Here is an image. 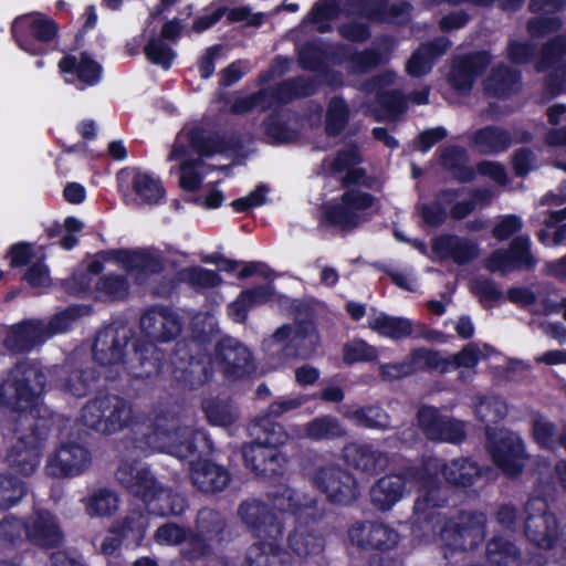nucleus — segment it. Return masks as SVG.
<instances>
[{
    "label": "nucleus",
    "instance_id": "1",
    "mask_svg": "<svg viewBox=\"0 0 566 566\" xmlns=\"http://www.w3.org/2000/svg\"><path fill=\"white\" fill-rule=\"evenodd\" d=\"M418 484L423 493L413 504L412 534L417 537H429L439 534L448 551H473L482 539L484 515L462 512L457 518H446L439 510L448 506V490L441 484L438 475L427 467H406L399 473L386 474L370 488V502L381 512L392 509L405 495L407 483Z\"/></svg>",
    "mask_w": 566,
    "mask_h": 566
},
{
    "label": "nucleus",
    "instance_id": "2",
    "mask_svg": "<svg viewBox=\"0 0 566 566\" xmlns=\"http://www.w3.org/2000/svg\"><path fill=\"white\" fill-rule=\"evenodd\" d=\"M140 329L149 339L120 324L98 331L92 354L101 365H122L133 379H147L161 373L166 354L157 345L176 339L181 332L177 314L167 307H153L140 316Z\"/></svg>",
    "mask_w": 566,
    "mask_h": 566
},
{
    "label": "nucleus",
    "instance_id": "3",
    "mask_svg": "<svg viewBox=\"0 0 566 566\" xmlns=\"http://www.w3.org/2000/svg\"><path fill=\"white\" fill-rule=\"evenodd\" d=\"M97 364L98 366L65 365L57 373L55 384L61 391L75 398H84L95 392L96 396L82 408V421L98 433L113 434L130 424L133 407L127 399L109 392V381L102 374V367L107 365H101L98 361Z\"/></svg>",
    "mask_w": 566,
    "mask_h": 566
},
{
    "label": "nucleus",
    "instance_id": "4",
    "mask_svg": "<svg viewBox=\"0 0 566 566\" xmlns=\"http://www.w3.org/2000/svg\"><path fill=\"white\" fill-rule=\"evenodd\" d=\"M302 405L301 398H281L253 420L251 430L255 440L243 446L242 458L245 468L255 476L270 480L283 476L287 460L280 448L287 442L290 436L275 419Z\"/></svg>",
    "mask_w": 566,
    "mask_h": 566
},
{
    "label": "nucleus",
    "instance_id": "5",
    "mask_svg": "<svg viewBox=\"0 0 566 566\" xmlns=\"http://www.w3.org/2000/svg\"><path fill=\"white\" fill-rule=\"evenodd\" d=\"M238 515L250 533L259 539L248 553L250 566H290L291 554L282 546L284 523L258 499L244 500Z\"/></svg>",
    "mask_w": 566,
    "mask_h": 566
},
{
    "label": "nucleus",
    "instance_id": "6",
    "mask_svg": "<svg viewBox=\"0 0 566 566\" xmlns=\"http://www.w3.org/2000/svg\"><path fill=\"white\" fill-rule=\"evenodd\" d=\"M118 483L134 497L140 500L147 512L157 516L181 515L188 501L181 494L165 488L149 468L137 469L124 463L116 470Z\"/></svg>",
    "mask_w": 566,
    "mask_h": 566
},
{
    "label": "nucleus",
    "instance_id": "7",
    "mask_svg": "<svg viewBox=\"0 0 566 566\" xmlns=\"http://www.w3.org/2000/svg\"><path fill=\"white\" fill-rule=\"evenodd\" d=\"M45 385L46 376L39 363L20 360L0 382V406L13 412H32L39 405Z\"/></svg>",
    "mask_w": 566,
    "mask_h": 566
},
{
    "label": "nucleus",
    "instance_id": "8",
    "mask_svg": "<svg viewBox=\"0 0 566 566\" xmlns=\"http://www.w3.org/2000/svg\"><path fill=\"white\" fill-rule=\"evenodd\" d=\"M60 24L41 11L17 15L10 25L15 45L31 56L42 57L60 48Z\"/></svg>",
    "mask_w": 566,
    "mask_h": 566
},
{
    "label": "nucleus",
    "instance_id": "9",
    "mask_svg": "<svg viewBox=\"0 0 566 566\" xmlns=\"http://www.w3.org/2000/svg\"><path fill=\"white\" fill-rule=\"evenodd\" d=\"M171 363L172 387L181 391H196L211 381L214 370L211 356L193 339H181L175 345Z\"/></svg>",
    "mask_w": 566,
    "mask_h": 566
},
{
    "label": "nucleus",
    "instance_id": "10",
    "mask_svg": "<svg viewBox=\"0 0 566 566\" xmlns=\"http://www.w3.org/2000/svg\"><path fill=\"white\" fill-rule=\"evenodd\" d=\"M378 202L376 196L364 190L344 191L339 201H329L322 206L318 224L344 233L352 232L371 219L373 216L366 211Z\"/></svg>",
    "mask_w": 566,
    "mask_h": 566
},
{
    "label": "nucleus",
    "instance_id": "11",
    "mask_svg": "<svg viewBox=\"0 0 566 566\" xmlns=\"http://www.w3.org/2000/svg\"><path fill=\"white\" fill-rule=\"evenodd\" d=\"M147 443L154 448L168 452L181 460H188L191 467L210 455L214 446L209 434L201 429L178 427L174 431H159L155 429L146 437Z\"/></svg>",
    "mask_w": 566,
    "mask_h": 566
},
{
    "label": "nucleus",
    "instance_id": "12",
    "mask_svg": "<svg viewBox=\"0 0 566 566\" xmlns=\"http://www.w3.org/2000/svg\"><path fill=\"white\" fill-rule=\"evenodd\" d=\"M347 534L353 545L377 552L368 558V566H396L397 559L389 555L400 539L395 528L381 522L357 521L349 526Z\"/></svg>",
    "mask_w": 566,
    "mask_h": 566
},
{
    "label": "nucleus",
    "instance_id": "13",
    "mask_svg": "<svg viewBox=\"0 0 566 566\" xmlns=\"http://www.w3.org/2000/svg\"><path fill=\"white\" fill-rule=\"evenodd\" d=\"M118 192L129 200L147 206H158L166 200V189L159 177L140 168L126 167L116 174Z\"/></svg>",
    "mask_w": 566,
    "mask_h": 566
},
{
    "label": "nucleus",
    "instance_id": "14",
    "mask_svg": "<svg viewBox=\"0 0 566 566\" xmlns=\"http://www.w3.org/2000/svg\"><path fill=\"white\" fill-rule=\"evenodd\" d=\"M313 485L327 502L338 506L353 504L360 494L355 475L336 464L318 468L313 475Z\"/></svg>",
    "mask_w": 566,
    "mask_h": 566
},
{
    "label": "nucleus",
    "instance_id": "15",
    "mask_svg": "<svg viewBox=\"0 0 566 566\" xmlns=\"http://www.w3.org/2000/svg\"><path fill=\"white\" fill-rule=\"evenodd\" d=\"M49 436V428L38 421L30 426L29 432L18 438L8 450L6 462L17 474L32 475L40 465L44 441Z\"/></svg>",
    "mask_w": 566,
    "mask_h": 566
},
{
    "label": "nucleus",
    "instance_id": "16",
    "mask_svg": "<svg viewBox=\"0 0 566 566\" xmlns=\"http://www.w3.org/2000/svg\"><path fill=\"white\" fill-rule=\"evenodd\" d=\"M188 142L200 159L227 154H231L234 157H247L244 154V140L241 134L237 132L221 133L196 126L189 130Z\"/></svg>",
    "mask_w": 566,
    "mask_h": 566
},
{
    "label": "nucleus",
    "instance_id": "17",
    "mask_svg": "<svg viewBox=\"0 0 566 566\" xmlns=\"http://www.w3.org/2000/svg\"><path fill=\"white\" fill-rule=\"evenodd\" d=\"M486 447L493 463L509 479L518 478L525 467V446L523 440L511 432L495 438V433L486 431Z\"/></svg>",
    "mask_w": 566,
    "mask_h": 566
},
{
    "label": "nucleus",
    "instance_id": "18",
    "mask_svg": "<svg viewBox=\"0 0 566 566\" xmlns=\"http://www.w3.org/2000/svg\"><path fill=\"white\" fill-rule=\"evenodd\" d=\"M216 361L228 380L250 377L256 369L252 352L232 337L221 338L214 348Z\"/></svg>",
    "mask_w": 566,
    "mask_h": 566
},
{
    "label": "nucleus",
    "instance_id": "19",
    "mask_svg": "<svg viewBox=\"0 0 566 566\" xmlns=\"http://www.w3.org/2000/svg\"><path fill=\"white\" fill-rule=\"evenodd\" d=\"M417 423L430 441L460 444L467 438L463 421L442 415L433 406L424 405L418 409Z\"/></svg>",
    "mask_w": 566,
    "mask_h": 566
},
{
    "label": "nucleus",
    "instance_id": "20",
    "mask_svg": "<svg viewBox=\"0 0 566 566\" xmlns=\"http://www.w3.org/2000/svg\"><path fill=\"white\" fill-rule=\"evenodd\" d=\"M536 265L531 239L525 234L514 237L506 249L494 250L485 262L490 272L503 275L512 271L533 270Z\"/></svg>",
    "mask_w": 566,
    "mask_h": 566
},
{
    "label": "nucleus",
    "instance_id": "21",
    "mask_svg": "<svg viewBox=\"0 0 566 566\" xmlns=\"http://www.w3.org/2000/svg\"><path fill=\"white\" fill-rule=\"evenodd\" d=\"M57 67L65 83L74 85L80 91L95 86L102 80V65L85 51L77 56L65 54L59 61Z\"/></svg>",
    "mask_w": 566,
    "mask_h": 566
},
{
    "label": "nucleus",
    "instance_id": "22",
    "mask_svg": "<svg viewBox=\"0 0 566 566\" xmlns=\"http://www.w3.org/2000/svg\"><path fill=\"white\" fill-rule=\"evenodd\" d=\"M491 54L484 50L455 56L448 75L450 86L457 92L469 93L476 78L491 64Z\"/></svg>",
    "mask_w": 566,
    "mask_h": 566
},
{
    "label": "nucleus",
    "instance_id": "23",
    "mask_svg": "<svg viewBox=\"0 0 566 566\" xmlns=\"http://www.w3.org/2000/svg\"><path fill=\"white\" fill-rule=\"evenodd\" d=\"M306 317L302 315L295 316V331L292 339L282 346L277 353L279 360L283 364L290 360L301 358L306 359L311 357L319 340L317 327L314 319L311 317L310 310L305 312Z\"/></svg>",
    "mask_w": 566,
    "mask_h": 566
},
{
    "label": "nucleus",
    "instance_id": "24",
    "mask_svg": "<svg viewBox=\"0 0 566 566\" xmlns=\"http://www.w3.org/2000/svg\"><path fill=\"white\" fill-rule=\"evenodd\" d=\"M547 509V503L543 502V509L528 513L524 522L526 538L542 549L554 548L562 531L557 516Z\"/></svg>",
    "mask_w": 566,
    "mask_h": 566
},
{
    "label": "nucleus",
    "instance_id": "25",
    "mask_svg": "<svg viewBox=\"0 0 566 566\" xmlns=\"http://www.w3.org/2000/svg\"><path fill=\"white\" fill-rule=\"evenodd\" d=\"M91 462L90 451L77 442L62 444L48 461V473L55 478L81 474Z\"/></svg>",
    "mask_w": 566,
    "mask_h": 566
},
{
    "label": "nucleus",
    "instance_id": "26",
    "mask_svg": "<svg viewBox=\"0 0 566 566\" xmlns=\"http://www.w3.org/2000/svg\"><path fill=\"white\" fill-rule=\"evenodd\" d=\"M27 539L39 547L55 548L63 542V532L54 514L48 510H36L28 520Z\"/></svg>",
    "mask_w": 566,
    "mask_h": 566
},
{
    "label": "nucleus",
    "instance_id": "27",
    "mask_svg": "<svg viewBox=\"0 0 566 566\" xmlns=\"http://www.w3.org/2000/svg\"><path fill=\"white\" fill-rule=\"evenodd\" d=\"M318 520L312 522L311 517L295 523L287 536L289 548L300 558H307L322 554L325 549V538L316 528Z\"/></svg>",
    "mask_w": 566,
    "mask_h": 566
},
{
    "label": "nucleus",
    "instance_id": "28",
    "mask_svg": "<svg viewBox=\"0 0 566 566\" xmlns=\"http://www.w3.org/2000/svg\"><path fill=\"white\" fill-rule=\"evenodd\" d=\"M359 13L373 23L403 25L410 19L411 4L407 1L391 3L390 0H358Z\"/></svg>",
    "mask_w": 566,
    "mask_h": 566
},
{
    "label": "nucleus",
    "instance_id": "29",
    "mask_svg": "<svg viewBox=\"0 0 566 566\" xmlns=\"http://www.w3.org/2000/svg\"><path fill=\"white\" fill-rule=\"evenodd\" d=\"M269 499L272 507L269 505L268 507L272 513L276 514L284 524L285 514L293 516L294 523L307 517H311L312 522L315 520V507L303 503L297 491L287 485L269 493Z\"/></svg>",
    "mask_w": 566,
    "mask_h": 566
},
{
    "label": "nucleus",
    "instance_id": "30",
    "mask_svg": "<svg viewBox=\"0 0 566 566\" xmlns=\"http://www.w3.org/2000/svg\"><path fill=\"white\" fill-rule=\"evenodd\" d=\"M431 250L441 260L452 259L460 265L470 263L479 255L475 243L451 233H443L433 238Z\"/></svg>",
    "mask_w": 566,
    "mask_h": 566
},
{
    "label": "nucleus",
    "instance_id": "31",
    "mask_svg": "<svg viewBox=\"0 0 566 566\" xmlns=\"http://www.w3.org/2000/svg\"><path fill=\"white\" fill-rule=\"evenodd\" d=\"M191 481L202 493H218L228 486L231 475L224 467L202 459L191 467Z\"/></svg>",
    "mask_w": 566,
    "mask_h": 566
},
{
    "label": "nucleus",
    "instance_id": "32",
    "mask_svg": "<svg viewBox=\"0 0 566 566\" xmlns=\"http://www.w3.org/2000/svg\"><path fill=\"white\" fill-rule=\"evenodd\" d=\"M275 296L273 283L254 285L242 290L237 298L229 305L233 321L240 324L247 322L250 310L271 302Z\"/></svg>",
    "mask_w": 566,
    "mask_h": 566
},
{
    "label": "nucleus",
    "instance_id": "33",
    "mask_svg": "<svg viewBox=\"0 0 566 566\" xmlns=\"http://www.w3.org/2000/svg\"><path fill=\"white\" fill-rule=\"evenodd\" d=\"M346 462L361 472L375 474L385 470L387 454L370 443H352L344 448Z\"/></svg>",
    "mask_w": 566,
    "mask_h": 566
},
{
    "label": "nucleus",
    "instance_id": "34",
    "mask_svg": "<svg viewBox=\"0 0 566 566\" xmlns=\"http://www.w3.org/2000/svg\"><path fill=\"white\" fill-rule=\"evenodd\" d=\"M46 335V328L41 323L23 321L12 326L4 339V346L13 353L25 354L42 344Z\"/></svg>",
    "mask_w": 566,
    "mask_h": 566
},
{
    "label": "nucleus",
    "instance_id": "35",
    "mask_svg": "<svg viewBox=\"0 0 566 566\" xmlns=\"http://www.w3.org/2000/svg\"><path fill=\"white\" fill-rule=\"evenodd\" d=\"M522 73L506 64L494 66L484 82V91L489 96L507 99L521 88Z\"/></svg>",
    "mask_w": 566,
    "mask_h": 566
},
{
    "label": "nucleus",
    "instance_id": "36",
    "mask_svg": "<svg viewBox=\"0 0 566 566\" xmlns=\"http://www.w3.org/2000/svg\"><path fill=\"white\" fill-rule=\"evenodd\" d=\"M483 471L482 467L469 458L452 459L440 469L444 481L457 490L473 486L482 478Z\"/></svg>",
    "mask_w": 566,
    "mask_h": 566
},
{
    "label": "nucleus",
    "instance_id": "37",
    "mask_svg": "<svg viewBox=\"0 0 566 566\" xmlns=\"http://www.w3.org/2000/svg\"><path fill=\"white\" fill-rule=\"evenodd\" d=\"M513 144L511 133L497 125L478 128L471 136V145L484 156H496L505 153Z\"/></svg>",
    "mask_w": 566,
    "mask_h": 566
},
{
    "label": "nucleus",
    "instance_id": "38",
    "mask_svg": "<svg viewBox=\"0 0 566 566\" xmlns=\"http://www.w3.org/2000/svg\"><path fill=\"white\" fill-rule=\"evenodd\" d=\"M467 149L460 145H448L440 148L439 164L459 182L467 184L475 179V169L468 165Z\"/></svg>",
    "mask_w": 566,
    "mask_h": 566
},
{
    "label": "nucleus",
    "instance_id": "39",
    "mask_svg": "<svg viewBox=\"0 0 566 566\" xmlns=\"http://www.w3.org/2000/svg\"><path fill=\"white\" fill-rule=\"evenodd\" d=\"M195 528L217 545H221L229 534L226 516L220 511L210 507H202L198 511Z\"/></svg>",
    "mask_w": 566,
    "mask_h": 566
},
{
    "label": "nucleus",
    "instance_id": "40",
    "mask_svg": "<svg viewBox=\"0 0 566 566\" xmlns=\"http://www.w3.org/2000/svg\"><path fill=\"white\" fill-rule=\"evenodd\" d=\"M368 327L380 336L399 340L412 334V322L409 318L390 316L386 313L370 316Z\"/></svg>",
    "mask_w": 566,
    "mask_h": 566
},
{
    "label": "nucleus",
    "instance_id": "41",
    "mask_svg": "<svg viewBox=\"0 0 566 566\" xmlns=\"http://www.w3.org/2000/svg\"><path fill=\"white\" fill-rule=\"evenodd\" d=\"M344 416L355 422L356 426L386 430L391 426V419L388 412L378 405H368L363 407H347Z\"/></svg>",
    "mask_w": 566,
    "mask_h": 566
},
{
    "label": "nucleus",
    "instance_id": "42",
    "mask_svg": "<svg viewBox=\"0 0 566 566\" xmlns=\"http://www.w3.org/2000/svg\"><path fill=\"white\" fill-rule=\"evenodd\" d=\"M486 560L491 566H520L521 549L510 539L493 536L486 543Z\"/></svg>",
    "mask_w": 566,
    "mask_h": 566
},
{
    "label": "nucleus",
    "instance_id": "43",
    "mask_svg": "<svg viewBox=\"0 0 566 566\" xmlns=\"http://www.w3.org/2000/svg\"><path fill=\"white\" fill-rule=\"evenodd\" d=\"M297 64L303 71L319 73L328 64V51L321 41H305L296 49Z\"/></svg>",
    "mask_w": 566,
    "mask_h": 566
},
{
    "label": "nucleus",
    "instance_id": "44",
    "mask_svg": "<svg viewBox=\"0 0 566 566\" xmlns=\"http://www.w3.org/2000/svg\"><path fill=\"white\" fill-rule=\"evenodd\" d=\"M305 434L307 438L322 441L335 440L346 436V429L340 421L332 415L316 417L305 424Z\"/></svg>",
    "mask_w": 566,
    "mask_h": 566
},
{
    "label": "nucleus",
    "instance_id": "45",
    "mask_svg": "<svg viewBox=\"0 0 566 566\" xmlns=\"http://www.w3.org/2000/svg\"><path fill=\"white\" fill-rule=\"evenodd\" d=\"M350 109L343 96H334L327 105L325 114V133L329 137L339 136L347 127Z\"/></svg>",
    "mask_w": 566,
    "mask_h": 566
},
{
    "label": "nucleus",
    "instance_id": "46",
    "mask_svg": "<svg viewBox=\"0 0 566 566\" xmlns=\"http://www.w3.org/2000/svg\"><path fill=\"white\" fill-rule=\"evenodd\" d=\"M125 270L132 274L136 273L137 276H150L161 273L164 271V263L159 255L146 250H129Z\"/></svg>",
    "mask_w": 566,
    "mask_h": 566
},
{
    "label": "nucleus",
    "instance_id": "47",
    "mask_svg": "<svg viewBox=\"0 0 566 566\" xmlns=\"http://www.w3.org/2000/svg\"><path fill=\"white\" fill-rule=\"evenodd\" d=\"M201 408L208 422L212 426L230 427L238 419L231 403L218 397L203 399Z\"/></svg>",
    "mask_w": 566,
    "mask_h": 566
},
{
    "label": "nucleus",
    "instance_id": "48",
    "mask_svg": "<svg viewBox=\"0 0 566 566\" xmlns=\"http://www.w3.org/2000/svg\"><path fill=\"white\" fill-rule=\"evenodd\" d=\"M28 493L24 481L12 473H0V510L17 505Z\"/></svg>",
    "mask_w": 566,
    "mask_h": 566
},
{
    "label": "nucleus",
    "instance_id": "49",
    "mask_svg": "<svg viewBox=\"0 0 566 566\" xmlns=\"http://www.w3.org/2000/svg\"><path fill=\"white\" fill-rule=\"evenodd\" d=\"M262 126L264 134L272 139V145L290 144L297 138V133L290 127L286 120L282 119V115L277 111L269 114Z\"/></svg>",
    "mask_w": 566,
    "mask_h": 566
},
{
    "label": "nucleus",
    "instance_id": "50",
    "mask_svg": "<svg viewBox=\"0 0 566 566\" xmlns=\"http://www.w3.org/2000/svg\"><path fill=\"white\" fill-rule=\"evenodd\" d=\"M566 54V34H557L542 45L539 59L535 64L537 72L549 70L560 63Z\"/></svg>",
    "mask_w": 566,
    "mask_h": 566
},
{
    "label": "nucleus",
    "instance_id": "51",
    "mask_svg": "<svg viewBox=\"0 0 566 566\" xmlns=\"http://www.w3.org/2000/svg\"><path fill=\"white\" fill-rule=\"evenodd\" d=\"M144 54L147 60L168 71L171 69L177 54L175 50L163 39L150 36L144 46Z\"/></svg>",
    "mask_w": 566,
    "mask_h": 566
},
{
    "label": "nucleus",
    "instance_id": "52",
    "mask_svg": "<svg viewBox=\"0 0 566 566\" xmlns=\"http://www.w3.org/2000/svg\"><path fill=\"white\" fill-rule=\"evenodd\" d=\"M188 532L189 535H187V539L184 542L185 547L181 549L185 559L195 562L213 554V543L210 539L196 528L189 527Z\"/></svg>",
    "mask_w": 566,
    "mask_h": 566
},
{
    "label": "nucleus",
    "instance_id": "53",
    "mask_svg": "<svg viewBox=\"0 0 566 566\" xmlns=\"http://www.w3.org/2000/svg\"><path fill=\"white\" fill-rule=\"evenodd\" d=\"M407 365L415 370H439L442 374L444 357H442L438 350L419 347L411 350L408 356Z\"/></svg>",
    "mask_w": 566,
    "mask_h": 566
},
{
    "label": "nucleus",
    "instance_id": "54",
    "mask_svg": "<svg viewBox=\"0 0 566 566\" xmlns=\"http://www.w3.org/2000/svg\"><path fill=\"white\" fill-rule=\"evenodd\" d=\"M180 280L195 289H214L222 284L217 271L201 266L186 268L180 272Z\"/></svg>",
    "mask_w": 566,
    "mask_h": 566
},
{
    "label": "nucleus",
    "instance_id": "55",
    "mask_svg": "<svg viewBox=\"0 0 566 566\" xmlns=\"http://www.w3.org/2000/svg\"><path fill=\"white\" fill-rule=\"evenodd\" d=\"M386 63V56L378 49L366 48L361 51L355 49L350 73L356 75L367 74Z\"/></svg>",
    "mask_w": 566,
    "mask_h": 566
},
{
    "label": "nucleus",
    "instance_id": "56",
    "mask_svg": "<svg viewBox=\"0 0 566 566\" xmlns=\"http://www.w3.org/2000/svg\"><path fill=\"white\" fill-rule=\"evenodd\" d=\"M378 358L376 347L369 345L364 339H354L343 346V360L352 366L357 363H371Z\"/></svg>",
    "mask_w": 566,
    "mask_h": 566
},
{
    "label": "nucleus",
    "instance_id": "57",
    "mask_svg": "<svg viewBox=\"0 0 566 566\" xmlns=\"http://www.w3.org/2000/svg\"><path fill=\"white\" fill-rule=\"evenodd\" d=\"M375 101L385 116L391 119L405 113L408 107L406 97L399 90L378 91Z\"/></svg>",
    "mask_w": 566,
    "mask_h": 566
},
{
    "label": "nucleus",
    "instance_id": "58",
    "mask_svg": "<svg viewBox=\"0 0 566 566\" xmlns=\"http://www.w3.org/2000/svg\"><path fill=\"white\" fill-rule=\"evenodd\" d=\"M27 537L25 521L7 515L0 521V544L3 547L17 546Z\"/></svg>",
    "mask_w": 566,
    "mask_h": 566
},
{
    "label": "nucleus",
    "instance_id": "59",
    "mask_svg": "<svg viewBox=\"0 0 566 566\" xmlns=\"http://www.w3.org/2000/svg\"><path fill=\"white\" fill-rule=\"evenodd\" d=\"M471 292L479 297L484 308L493 307L494 303L503 298V292L490 277H479L471 284Z\"/></svg>",
    "mask_w": 566,
    "mask_h": 566
},
{
    "label": "nucleus",
    "instance_id": "60",
    "mask_svg": "<svg viewBox=\"0 0 566 566\" xmlns=\"http://www.w3.org/2000/svg\"><path fill=\"white\" fill-rule=\"evenodd\" d=\"M363 161L359 146L356 143H350L336 151L329 168L333 174H340L360 165Z\"/></svg>",
    "mask_w": 566,
    "mask_h": 566
},
{
    "label": "nucleus",
    "instance_id": "61",
    "mask_svg": "<svg viewBox=\"0 0 566 566\" xmlns=\"http://www.w3.org/2000/svg\"><path fill=\"white\" fill-rule=\"evenodd\" d=\"M86 314V308L83 305H71L63 311L56 313L51 317L46 332L49 334L67 332L73 323Z\"/></svg>",
    "mask_w": 566,
    "mask_h": 566
},
{
    "label": "nucleus",
    "instance_id": "62",
    "mask_svg": "<svg viewBox=\"0 0 566 566\" xmlns=\"http://www.w3.org/2000/svg\"><path fill=\"white\" fill-rule=\"evenodd\" d=\"M532 432L535 442L541 449L555 451L558 448L556 426L543 418L535 419L532 424Z\"/></svg>",
    "mask_w": 566,
    "mask_h": 566
},
{
    "label": "nucleus",
    "instance_id": "63",
    "mask_svg": "<svg viewBox=\"0 0 566 566\" xmlns=\"http://www.w3.org/2000/svg\"><path fill=\"white\" fill-rule=\"evenodd\" d=\"M96 287L114 300H124L128 294L129 283L125 275L109 273L98 279Z\"/></svg>",
    "mask_w": 566,
    "mask_h": 566
},
{
    "label": "nucleus",
    "instance_id": "64",
    "mask_svg": "<svg viewBox=\"0 0 566 566\" xmlns=\"http://www.w3.org/2000/svg\"><path fill=\"white\" fill-rule=\"evenodd\" d=\"M117 503L118 499L114 492L101 489L90 497L87 510L92 515L107 516L116 511Z\"/></svg>",
    "mask_w": 566,
    "mask_h": 566
}]
</instances>
